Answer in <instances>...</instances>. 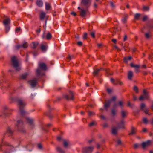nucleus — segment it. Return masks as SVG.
Instances as JSON below:
<instances>
[{"label": "nucleus", "mask_w": 153, "mask_h": 153, "mask_svg": "<svg viewBox=\"0 0 153 153\" xmlns=\"http://www.w3.org/2000/svg\"><path fill=\"white\" fill-rule=\"evenodd\" d=\"M27 75L28 74L27 73H25L24 74H23L21 76V78L22 79H25V78L27 77Z\"/></svg>", "instance_id": "nucleus-30"}, {"label": "nucleus", "mask_w": 153, "mask_h": 153, "mask_svg": "<svg viewBox=\"0 0 153 153\" xmlns=\"http://www.w3.org/2000/svg\"><path fill=\"white\" fill-rule=\"evenodd\" d=\"M128 16L127 15L125 16L124 17H123L122 19V21L123 23H125L126 22V20L128 18Z\"/></svg>", "instance_id": "nucleus-27"}, {"label": "nucleus", "mask_w": 153, "mask_h": 153, "mask_svg": "<svg viewBox=\"0 0 153 153\" xmlns=\"http://www.w3.org/2000/svg\"><path fill=\"white\" fill-rule=\"evenodd\" d=\"M140 14L139 13H137L134 15V18L136 19H138L140 16Z\"/></svg>", "instance_id": "nucleus-34"}, {"label": "nucleus", "mask_w": 153, "mask_h": 153, "mask_svg": "<svg viewBox=\"0 0 153 153\" xmlns=\"http://www.w3.org/2000/svg\"><path fill=\"white\" fill-rule=\"evenodd\" d=\"M107 91L109 93H110L111 91V90L110 89H107Z\"/></svg>", "instance_id": "nucleus-63"}, {"label": "nucleus", "mask_w": 153, "mask_h": 153, "mask_svg": "<svg viewBox=\"0 0 153 153\" xmlns=\"http://www.w3.org/2000/svg\"><path fill=\"white\" fill-rule=\"evenodd\" d=\"M112 113L113 115L114 116L116 115V112L113 109L112 110Z\"/></svg>", "instance_id": "nucleus-50"}, {"label": "nucleus", "mask_w": 153, "mask_h": 153, "mask_svg": "<svg viewBox=\"0 0 153 153\" xmlns=\"http://www.w3.org/2000/svg\"><path fill=\"white\" fill-rule=\"evenodd\" d=\"M149 10V7L144 6H143V11H148Z\"/></svg>", "instance_id": "nucleus-28"}, {"label": "nucleus", "mask_w": 153, "mask_h": 153, "mask_svg": "<svg viewBox=\"0 0 153 153\" xmlns=\"http://www.w3.org/2000/svg\"><path fill=\"white\" fill-rule=\"evenodd\" d=\"M27 120L31 126V127L33 128V127L34 126V125L33 124V120L30 118H27Z\"/></svg>", "instance_id": "nucleus-11"}, {"label": "nucleus", "mask_w": 153, "mask_h": 153, "mask_svg": "<svg viewBox=\"0 0 153 153\" xmlns=\"http://www.w3.org/2000/svg\"><path fill=\"white\" fill-rule=\"evenodd\" d=\"M10 20L9 18L5 19L3 22V24L5 26L8 25V24L10 23Z\"/></svg>", "instance_id": "nucleus-19"}, {"label": "nucleus", "mask_w": 153, "mask_h": 153, "mask_svg": "<svg viewBox=\"0 0 153 153\" xmlns=\"http://www.w3.org/2000/svg\"><path fill=\"white\" fill-rule=\"evenodd\" d=\"M94 7L96 8L97 7V4L95 3L94 4Z\"/></svg>", "instance_id": "nucleus-64"}, {"label": "nucleus", "mask_w": 153, "mask_h": 153, "mask_svg": "<svg viewBox=\"0 0 153 153\" xmlns=\"http://www.w3.org/2000/svg\"><path fill=\"white\" fill-rule=\"evenodd\" d=\"M110 4H111V6L112 7H114V4L112 2H110Z\"/></svg>", "instance_id": "nucleus-55"}, {"label": "nucleus", "mask_w": 153, "mask_h": 153, "mask_svg": "<svg viewBox=\"0 0 153 153\" xmlns=\"http://www.w3.org/2000/svg\"><path fill=\"white\" fill-rule=\"evenodd\" d=\"M118 128L116 127H113L112 129V133L113 134L115 135L117 134Z\"/></svg>", "instance_id": "nucleus-14"}, {"label": "nucleus", "mask_w": 153, "mask_h": 153, "mask_svg": "<svg viewBox=\"0 0 153 153\" xmlns=\"http://www.w3.org/2000/svg\"><path fill=\"white\" fill-rule=\"evenodd\" d=\"M71 14L72 15H73L74 16H76V13L74 12H72L71 13Z\"/></svg>", "instance_id": "nucleus-52"}, {"label": "nucleus", "mask_w": 153, "mask_h": 153, "mask_svg": "<svg viewBox=\"0 0 153 153\" xmlns=\"http://www.w3.org/2000/svg\"><path fill=\"white\" fill-rule=\"evenodd\" d=\"M136 129L134 128H132L131 129V132L129 133L130 135H133L135 134L136 132Z\"/></svg>", "instance_id": "nucleus-24"}, {"label": "nucleus", "mask_w": 153, "mask_h": 153, "mask_svg": "<svg viewBox=\"0 0 153 153\" xmlns=\"http://www.w3.org/2000/svg\"><path fill=\"white\" fill-rule=\"evenodd\" d=\"M116 99L115 97H112L111 100H108L104 105V107L105 108L107 109L108 107L110 106V104L111 102L112 101Z\"/></svg>", "instance_id": "nucleus-8"}, {"label": "nucleus", "mask_w": 153, "mask_h": 153, "mask_svg": "<svg viewBox=\"0 0 153 153\" xmlns=\"http://www.w3.org/2000/svg\"><path fill=\"white\" fill-rule=\"evenodd\" d=\"M133 74V72L131 71H129L128 73V78L129 80H131Z\"/></svg>", "instance_id": "nucleus-17"}, {"label": "nucleus", "mask_w": 153, "mask_h": 153, "mask_svg": "<svg viewBox=\"0 0 153 153\" xmlns=\"http://www.w3.org/2000/svg\"><path fill=\"white\" fill-rule=\"evenodd\" d=\"M138 68H135V71L136 72H139V70H138Z\"/></svg>", "instance_id": "nucleus-59"}, {"label": "nucleus", "mask_w": 153, "mask_h": 153, "mask_svg": "<svg viewBox=\"0 0 153 153\" xmlns=\"http://www.w3.org/2000/svg\"><path fill=\"white\" fill-rule=\"evenodd\" d=\"M18 102L20 108V113L21 115H23L25 113V111L24 109H22L21 108L25 106L26 104L21 100H18Z\"/></svg>", "instance_id": "nucleus-4"}, {"label": "nucleus", "mask_w": 153, "mask_h": 153, "mask_svg": "<svg viewBox=\"0 0 153 153\" xmlns=\"http://www.w3.org/2000/svg\"><path fill=\"white\" fill-rule=\"evenodd\" d=\"M57 150L58 151L60 152H62V150L61 148L60 147H58L57 148Z\"/></svg>", "instance_id": "nucleus-39"}, {"label": "nucleus", "mask_w": 153, "mask_h": 153, "mask_svg": "<svg viewBox=\"0 0 153 153\" xmlns=\"http://www.w3.org/2000/svg\"><path fill=\"white\" fill-rule=\"evenodd\" d=\"M127 39V36L126 35H125L124 37V39H123V41H126V40Z\"/></svg>", "instance_id": "nucleus-53"}, {"label": "nucleus", "mask_w": 153, "mask_h": 153, "mask_svg": "<svg viewBox=\"0 0 153 153\" xmlns=\"http://www.w3.org/2000/svg\"><path fill=\"white\" fill-rule=\"evenodd\" d=\"M91 0H82V3L84 5H86L89 4Z\"/></svg>", "instance_id": "nucleus-23"}, {"label": "nucleus", "mask_w": 153, "mask_h": 153, "mask_svg": "<svg viewBox=\"0 0 153 153\" xmlns=\"http://www.w3.org/2000/svg\"><path fill=\"white\" fill-rule=\"evenodd\" d=\"M41 48L42 51L45 52L46 51L48 48V46L47 45H45L43 44H42L41 45Z\"/></svg>", "instance_id": "nucleus-16"}, {"label": "nucleus", "mask_w": 153, "mask_h": 153, "mask_svg": "<svg viewBox=\"0 0 153 153\" xmlns=\"http://www.w3.org/2000/svg\"><path fill=\"white\" fill-rule=\"evenodd\" d=\"M150 36H151L150 34L149 33H146L145 34V36H146V37L147 38H149L150 37Z\"/></svg>", "instance_id": "nucleus-42"}, {"label": "nucleus", "mask_w": 153, "mask_h": 153, "mask_svg": "<svg viewBox=\"0 0 153 153\" xmlns=\"http://www.w3.org/2000/svg\"><path fill=\"white\" fill-rule=\"evenodd\" d=\"M6 146L4 151V153H10L14 151V148L9 143L6 142L5 144Z\"/></svg>", "instance_id": "nucleus-2"}, {"label": "nucleus", "mask_w": 153, "mask_h": 153, "mask_svg": "<svg viewBox=\"0 0 153 153\" xmlns=\"http://www.w3.org/2000/svg\"><path fill=\"white\" fill-rule=\"evenodd\" d=\"M143 131L144 132H146L147 131V129L145 128H144L143 130Z\"/></svg>", "instance_id": "nucleus-60"}, {"label": "nucleus", "mask_w": 153, "mask_h": 153, "mask_svg": "<svg viewBox=\"0 0 153 153\" xmlns=\"http://www.w3.org/2000/svg\"><path fill=\"white\" fill-rule=\"evenodd\" d=\"M143 122L144 123L146 124L148 123V120L147 118L144 117L143 119Z\"/></svg>", "instance_id": "nucleus-32"}, {"label": "nucleus", "mask_w": 153, "mask_h": 153, "mask_svg": "<svg viewBox=\"0 0 153 153\" xmlns=\"http://www.w3.org/2000/svg\"><path fill=\"white\" fill-rule=\"evenodd\" d=\"M82 42H81V41L78 42H77L78 45H79V46L81 45H82Z\"/></svg>", "instance_id": "nucleus-51"}, {"label": "nucleus", "mask_w": 153, "mask_h": 153, "mask_svg": "<svg viewBox=\"0 0 153 153\" xmlns=\"http://www.w3.org/2000/svg\"><path fill=\"white\" fill-rule=\"evenodd\" d=\"M100 144H97V147L98 149H99L100 148Z\"/></svg>", "instance_id": "nucleus-58"}, {"label": "nucleus", "mask_w": 153, "mask_h": 153, "mask_svg": "<svg viewBox=\"0 0 153 153\" xmlns=\"http://www.w3.org/2000/svg\"><path fill=\"white\" fill-rule=\"evenodd\" d=\"M149 98V96L146 90H143V94L139 98V100L140 101H142L144 99H148Z\"/></svg>", "instance_id": "nucleus-6"}, {"label": "nucleus", "mask_w": 153, "mask_h": 153, "mask_svg": "<svg viewBox=\"0 0 153 153\" xmlns=\"http://www.w3.org/2000/svg\"><path fill=\"white\" fill-rule=\"evenodd\" d=\"M86 14V10L81 9L80 11V15L82 17H84L85 16Z\"/></svg>", "instance_id": "nucleus-20"}, {"label": "nucleus", "mask_w": 153, "mask_h": 153, "mask_svg": "<svg viewBox=\"0 0 153 153\" xmlns=\"http://www.w3.org/2000/svg\"><path fill=\"white\" fill-rule=\"evenodd\" d=\"M62 137H61L60 136H58L57 137V140H58V141H60L61 140H62Z\"/></svg>", "instance_id": "nucleus-48"}, {"label": "nucleus", "mask_w": 153, "mask_h": 153, "mask_svg": "<svg viewBox=\"0 0 153 153\" xmlns=\"http://www.w3.org/2000/svg\"><path fill=\"white\" fill-rule=\"evenodd\" d=\"M36 4L39 7H42L43 5V2L41 0H37Z\"/></svg>", "instance_id": "nucleus-15"}, {"label": "nucleus", "mask_w": 153, "mask_h": 153, "mask_svg": "<svg viewBox=\"0 0 153 153\" xmlns=\"http://www.w3.org/2000/svg\"><path fill=\"white\" fill-rule=\"evenodd\" d=\"M125 122L123 120H122L118 125V127L120 128H124Z\"/></svg>", "instance_id": "nucleus-12"}, {"label": "nucleus", "mask_w": 153, "mask_h": 153, "mask_svg": "<svg viewBox=\"0 0 153 153\" xmlns=\"http://www.w3.org/2000/svg\"><path fill=\"white\" fill-rule=\"evenodd\" d=\"M131 66L132 67L135 68H140V65H134L133 63L131 64Z\"/></svg>", "instance_id": "nucleus-26"}, {"label": "nucleus", "mask_w": 153, "mask_h": 153, "mask_svg": "<svg viewBox=\"0 0 153 153\" xmlns=\"http://www.w3.org/2000/svg\"><path fill=\"white\" fill-rule=\"evenodd\" d=\"M45 9L47 10H49L51 7L50 4L47 2H45Z\"/></svg>", "instance_id": "nucleus-21"}, {"label": "nucleus", "mask_w": 153, "mask_h": 153, "mask_svg": "<svg viewBox=\"0 0 153 153\" xmlns=\"http://www.w3.org/2000/svg\"><path fill=\"white\" fill-rule=\"evenodd\" d=\"M68 145V141L65 140H64V146L65 147H67Z\"/></svg>", "instance_id": "nucleus-35"}, {"label": "nucleus", "mask_w": 153, "mask_h": 153, "mask_svg": "<svg viewBox=\"0 0 153 153\" xmlns=\"http://www.w3.org/2000/svg\"><path fill=\"white\" fill-rule=\"evenodd\" d=\"M20 28L19 27H18L16 29L15 31L16 33H18L20 30Z\"/></svg>", "instance_id": "nucleus-49"}, {"label": "nucleus", "mask_w": 153, "mask_h": 153, "mask_svg": "<svg viewBox=\"0 0 153 153\" xmlns=\"http://www.w3.org/2000/svg\"><path fill=\"white\" fill-rule=\"evenodd\" d=\"M112 41L114 43H116L117 42V40L115 39H113L112 40Z\"/></svg>", "instance_id": "nucleus-54"}, {"label": "nucleus", "mask_w": 153, "mask_h": 153, "mask_svg": "<svg viewBox=\"0 0 153 153\" xmlns=\"http://www.w3.org/2000/svg\"><path fill=\"white\" fill-rule=\"evenodd\" d=\"M118 84H119V85H122L123 84L122 82H121L120 81H118Z\"/></svg>", "instance_id": "nucleus-57"}, {"label": "nucleus", "mask_w": 153, "mask_h": 153, "mask_svg": "<svg viewBox=\"0 0 153 153\" xmlns=\"http://www.w3.org/2000/svg\"><path fill=\"white\" fill-rule=\"evenodd\" d=\"M121 141L120 140H118L117 142V145H119L121 144Z\"/></svg>", "instance_id": "nucleus-43"}, {"label": "nucleus", "mask_w": 153, "mask_h": 153, "mask_svg": "<svg viewBox=\"0 0 153 153\" xmlns=\"http://www.w3.org/2000/svg\"><path fill=\"white\" fill-rule=\"evenodd\" d=\"M134 90L136 92H138V89L137 88L136 86H135L134 87Z\"/></svg>", "instance_id": "nucleus-41"}, {"label": "nucleus", "mask_w": 153, "mask_h": 153, "mask_svg": "<svg viewBox=\"0 0 153 153\" xmlns=\"http://www.w3.org/2000/svg\"><path fill=\"white\" fill-rule=\"evenodd\" d=\"M90 34H91V36L92 37H93V38L95 37V33L94 32H91V33Z\"/></svg>", "instance_id": "nucleus-45"}, {"label": "nucleus", "mask_w": 153, "mask_h": 153, "mask_svg": "<svg viewBox=\"0 0 153 153\" xmlns=\"http://www.w3.org/2000/svg\"><path fill=\"white\" fill-rule=\"evenodd\" d=\"M152 142L150 140H148L146 142H143L141 146L143 148L149 146L151 143Z\"/></svg>", "instance_id": "nucleus-7"}, {"label": "nucleus", "mask_w": 153, "mask_h": 153, "mask_svg": "<svg viewBox=\"0 0 153 153\" xmlns=\"http://www.w3.org/2000/svg\"><path fill=\"white\" fill-rule=\"evenodd\" d=\"M38 44V43L37 42H33L31 44V47L33 48H36Z\"/></svg>", "instance_id": "nucleus-25"}, {"label": "nucleus", "mask_w": 153, "mask_h": 153, "mask_svg": "<svg viewBox=\"0 0 153 153\" xmlns=\"http://www.w3.org/2000/svg\"><path fill=\"white\" fill-rule=\"evenodd\" d=\"M39 68L36 70V73L38 75H39L41 72V69L42 70H45L46 69V65L43 63H40L39 64Z\"/></svg>", "instance_id": "nucleus-3"}, {"label": "nucleus", "mask_w": 153, "mask_h": 153, "mask_svg": "<svg viewBox=\"0 0 153 153\" xmlns=\"http://www.w3.org/2000/svg\"><path fill=\"white\" fill-rule=\"evenodd\" d=\"M94 148L93 146L84 147L83 148L82 152L83 153H91Z\"/></svg>", "instance_id": "nucleus-5"}, {"label": "nucleus", "mask_w": 153, "mask_h": 153, "mask_svg": "<svg viewBox=\"0 0 153 153\" xmlns=\"http://www.w3.org/2000/svg\"><path fill=\"white\" fill-rule=\"evenodd\" d=\"M119 104V105L121 106L123 105V102L121 101H120Z\"/></svg>", "instance_id": "nucleus-56"}, {"label": "nucleus", "mask_w": 153, "mask_h": 153, "mask_svg": "<svg viewBox=\"0 0 153 153\" xmlns=\"http://www.w3.org/2000/svg\"><path fill=\"white\" fill-rule=\"evenodd\" d=\"M140 108L146 114H148V110L146 108V105L144 103H142L140 105Z\"/></svg>", "instance_id": "nucleus-9"}, {"label": "nucleus", "mask_w": 153, "mask_h": 153, "mask_svg": "<svg viewBox=\"0 0 153 153\" xmlns=\"http://www.w3.org/2000/svg\"><path fill=\"white\" fill-rule=\"evenodd\" d=\"M11 60L12 65L16 70L19 71L21 69V67L16 58L15 56H13L11 58Z\"/></svg>", "instance_id": "nucleus-1"}, {"label": "nucleus", "mask_w": 153, "mask_h": 153, "mask_svg": "<svg viewBox=\"0 0 153 153\" xmlns=\"http://www.w3.org/2000/svg\"><path fill=\"white\" fill-rule=\"evenodd\" d=\"M140 145L138 144H135L134 145V147L135 149H136L138 148L139 146Z\"/></svg>", "instance_id": "nucleus-40"}, {"label": "nucleus", "mask_w": 153, "mask_h": 153, "mask_svg": "<svg viewBox=\"0 0 153 153\" xmlns=\"http://www.w3.org/2000/svg\"><path fill=\"white\" fill-rule=\"evenodd\" d=\"M6 31L7 32H8L10 30V27L9 25L5 26Z\"/></svg>", "instance_id": "nucleus-37"}, {"label": "nucleus", "mask_w": 153, "mask_h": 153, "mask_svg": "<svg viewBox=\"0 0 153 153\" xmlns=\"http://www.w3.org/2000/svg\"><path fill=\"white\" fill-rule=\"evenodd\" d=\"M28 45L25 42L22 45H18L16 46V48L17 49H19L21 47H23L24 48H26L28 46Z\"/></svg>", "instance_id": "nucleus-13"}, {"label": "nucleus", "mask_w": 153, "mask_h": 153, "mask_svg": "<svg viewBox=\"0 0 153 153\" xmlns=\"http://www.w3.org/2000/svg\"><path fill=\"white\" fill-rule=\"evenodd\" d=\"M102 44H98V46L100 48L102 46Z\"/></svg>", "instance_id": "nucleus-62"}, {"label": "nucleus", "mask_w": 153, "mask_h": 153, "mask_svg": "<svg viewBox=\"0 0 153 153\" xmlns=\"http://www.w3.org/2000/svg\"><path fill=\"white\" fill-rule=\"evenodd\" d=\"M87 33H85L83 36V39H86L87 37Z\"/></svg>", "instance_id": "nucleus-38"}, {"label": "nucleus", "mask_w": 153, "mask_h": 153, "mask_svg": "<svg viewBox=\"0 0 153 153\" xmlns=\"http://www.w3.org/2000/svg\"><path fill=\"white\" fill-rule=\"evenodd\" d=\"M29 83L32 87H34L37 83V81L36 79H34L29 81Z\"/></svg>", "instance_id": "nucleus-10"}, {"label": "nucleus", "mask_w": 153, "mask_h": 153, "mask_svg": "<svg viewBox=\"0 0 153 153\" xmlns=\"http://www.w3.org/2000/svg\"><path fill=\"white\" fill-rule=\"evenodd\" d=\"M128 60V58H126V57L124 58V61L125 62L127 63Z\"/></svg>", "instance_id": "nucleus-47"}, {"label": "nucleus", "mask_w": 153, "mask_h": 153, "mask_svg": "<svg viewBox=\"0 0 153 153\" xmlns=\"http://www.w3.org/2000/svg\"><path fill=\"white\" fill-rule=\"evenodd\" d=\"M67 99H70V100H73V95H71V97L70 98L69 97V96L68 95H65L64 96Z\"/></svg>", "instance_id": "nucleus-31"}, {"label": "nucleus", "mask_w": 153, "mask_h": 153, "mask_svg": "<svg viewBox=\"0 0 153 153\" xmlns=\"http://www.w3.org/2000/svg\"><path fill=\"white\" fill-rule=\"evenodd\" d=\"M148 18V17L147 16H144L143 18V21H146Z\"/></svg>", "instance_id": "nucleus-46"}, {"label": "nucleus", "mask_w": 153, "mask_h": 153, "mask_svg": "<svg viewBox=\"0 0 153 153\" xmlns=\"http://www.w3.org/2000/svg\"><path fill=\"white\" fill-rule=\"evenodd\" d=\"M95 124V123L94 122H92L91 123L89 124V126H92L94 125Z\"/></svg>", "instance_id": "nucleus-44"}, {"label": "nucleus", "mask_w": 153, "mask_h": 153, "mask_svg": "<svg viewBox=\"0 0 153 153\" xmlns=\"http://www.w3.org/2000/svg\"><path fill=\"white\" fill-rule=\"evenodd\" d=\"M121 115L123 117H124L128 113L126 111L122 110L121 111Z\"/></svg>", "instance_id": "nucleus-22"}, {"label": "nucleus", "mask_w": 153, "mask_h": 153, "mask_svg": "<svg viewBox=\"0 0 153 153\" xmlns=\"http://www.w3.org/2000/svg\"><path fill=\"white\" fill-rule=\"evenodd\" d=\"M46 15V13L45 12L43 11H42L40 12V18L41 19H43Z\"/></svg>", "instance_id": "nucleus-18"}, {"label": "nucleus", "mask_w": 153, "mask_h": 153, "mask_svg": "<svg viewBox=\"0 0 153 153\" xmlns=\"http://www.w3.org/2000/svg\"><path fill=\"white\" fill-rule=\"evenodd\" d=\"M2 83L1 82H0V88H1L2 87Z\"/></svg>", "instance_id": "nucleus-61"}, {"label": "nucleus", "mask_w": 153, "mask_h": 153, "mask_svg": "<svg viewBox=\"0 0 153 153\" xmlns=\"http://www.w3.org/2000/svg\"><path fill=\"white\" fill-rule=\"evenodd\" d=\"M22 122L21 120L17 121V123L16 124V126L18 127L22 125Z\"/></svg>", "instance_id": "nucleus-29"}, {"label": "nucleus", "mask_w": 153, "mask_h": 153, "mask_svg": "<svg viewBox=\"0 0 153 153\" xmlns=\"http://www.w3.org/2000/svg\"><path fill=\"white\" fill-rule=\"evenodd\" d=\"M51 36H52L51 34L48 33L46 36V38L48 39H50L51 38Z\"/></svg>", "instance_id": "nucleus-33"}, {"label": "nucleus", "mask_w": 153, "mask_h": 153, "mask_svg": "<svg viewBox=\"0 0 153 153\" xmlns=\"http://www.w3.org/2000/svg\"><path fill=\"white\" fill-rule=\"evenodd\" d=\"M100 69H97L96 70L94 71L93 72V74L94 75H96L98 73Z\"/></svg>", "instance_id": "nucleus-36"}]
</instances>
